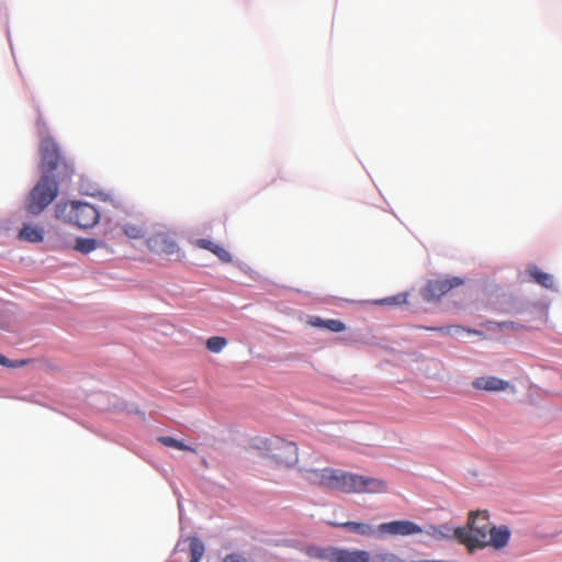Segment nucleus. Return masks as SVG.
I'll use <instances>...</instances> for the list:
<instances>
[{"instance_id":"nucleus-1","label":"nucleus","mask_w":562,"mask_h":562,"mask_svg":"<svg viewBox=\"0 0 562 562\" xmlns=\"http://www.w3.org/2000/svg\"><path fill=\"white\" fill-rule=\"evenodd\" d=\"M454 532L456 539L470 552L487 547L501 550L508 544L512 536L507 526L497 527L490 521L487 510L471 512L467 527H458Z\"/></svg>"},{"instance_id":"nucleus-2","label":"nucleus","mask_w":562,"mask_h":562,"mask_svg":"<svg viewBox=\"0 0 562 562\" xmlns=\"http://www.w3.org/2000/svg\"><path fill=\"white\" fill-rule=\"evenodd\" d=\"M41 176L67 181L74 175V166L60 153L57 143L53 138H44L40 146Z\"/></svg>"},{"instance_id":"nucleus-3","label":"nucleus","mask_w":562,"mask_h":562,"mask_svg":"<svg viewBox=\"0 0 562 562\" xmlns=\"http://www.w3.org/2000/svg\"><path fill=\"white\" fill-rule=\"evenodd\" d=\"M357 475L339 469L324 468L307 471L306 479L311 484L328 491L357 494Z\"/></svg>"},{"instance_id":"nucleus-4","label":"nucleus","mask_w":562,"mask_h":562,"mask_svg":"<svg viewBox=\"0 0 562 562\" xmlns=\"http://www.w3.org/2000/svg\"><path fill=\"white\" fill-rule=\"evenodd\" d=\"M55 213L56 217L80 228L93 227L100 218L99 211L93 205L78 201L58 203Z\"/></svg>"},{"instance_id":"nucleus-5","label":"nucleus","mask_w":562,"mask_h":562,"mask_svg":"<svg viewBox=\"0 0 562 562\" xmlns=\"http://www.w3.org/2000/svg\"><path fill=\"white\" fill-rule=\"evenodd\" d=\"M57 179L41 176L38 182L29 193L25 210L29 214H41L57 196L59 183Z\"/></svg>"},{"instance_id":"nucleus-6","label":"nucleus","mask_w":562,"mask_h":562,"mask_svg":"<svg viewBox=\"0 0 562 562\" xmlns=\"http://www.w3.org/2000/svg\"><path fill=\"white\" fill-rule=\"evenodd\" d=\"M267 456L277 464L292 467L299 460L297 447L294 442L281 437H272L265 441Z\"/></svg>"},{"instance_id":"nucleus-7","label":"nucleus","mask_w":562,"mask_h":562,"mask_svg":"<svg viewBox=\"0 0 562 562\" xmlns=\"http://www.w3.org/2000/svg\"><path fill=\"white\" fill-rule=\"evenodd\" d=\"M462 283L463 280L458 277L429 280L423 290V297L427 301L439 300L451 289L457 288Z\"/></svg>"},{"instance_id":"nucleus-8","label":"nucleus","mask_w":562,"mask_h":562,"mask_svg":"<svg viewBox=\"0 0 562 562\" xmlns=\"http://www.w3.org/2000/svg\"><path fill=\"white\" fill-rule=\"evenodd\" d=\"M378 531L382 535L404 537L422 533L423 528L411 520H393L380 524L378 526Z\"/></svg>"},{"instance_id":"nucleus-9","label":"nucleus","mask_w":562,"mask_h":562,"mask_svg":"<svg viewBox=\"0 0 562 562\" xmlns=\"http://www.w3.org/2000/svg\"><path fill=\"white\" fill-rule=\"evenodd\" d=\"M147 247L160 255L171 256L179 251L176 240L167 233L159 232L146 239Z\"/></svg>"},{"instance_id":"nucleus-10","label":"nucleus","mask_w":562,"mask_h":562,"mask_svg":"<svg viewBox=\"0 0 562 562\" xmlns=\"http://www.w3.org/2000/svg\"><path fill=\"white\" fill-rule=\"evenodd\" d=\"M357 494H383L389 491L387 483L382 479L357 475Z\"/></svg>"},{"instance_id":"nucleus-11","label":"nucleus","mask_w":562,"mask_h":562,"mask_svg":"<svg viewBox=\"0 0 562 562\" xmlns=\"http://www.w3.org/2000/svg\"><path fill=\"white\" fill-rule=\"evenodd\" d=\"M475 390L487 392H501L509 387V382L496 376H479L472 381Z\"/></svg>"},{"instance_id":"nucleus-12","label":"nucleus","mask_w":562,"mask_h":562,"mask_svg":"<svg viewBox=\"0 0 562 562\" xmlns=\"http://www.w3.org/2000/svg\"><path fill=\"white\" fill-rule=\"evenodd\" d=\"M371 555L364 550L335 549L334 562H370Z\"/></svg>"},{"instance_id":"nucleus-13","label":"nucleus","mask_w":562,"mask_h":562,"mask_svg":"<svg viewBox=\"0 0 562 562\" xmlns=\"http://www.w3.org/2000/svg\"><path fill=\"white\" fill-rule=\"evenodd\" d=\"M307 324L317 328H326L333 333H341L346 329L345 323L339 319H323L318 316L308 317Z\"/></svg>"},{"instance_id":"nucleus-14","label":"nucleus","mask_w":562,"mask_h":562,"mask_svg":"<svg viewBox=\"0 0 562 562\" xmlns=\"http://www.w3.org/2000/svg\"><path fill=\"white\" fill-rule=\"evenodd\" d=\"M425 533L435 540H443V539H456V528L451 527L448 524H442L439 526L430 525L425 530Z\"/></svg>"},{"instance_id":"nucleus-15","label":"nucleus","mask_w":562,"mask_h":562,"mask_svg":"<svg viewBox=\"0 0 562 562\" xmlns=\"http://www.w3.org/2000/svg\"><path fill=\"white\" fill-rule=\"evenodd\" d=\"M336 547H318V546H308L305 549V554L311 559L325 560L328 562H334Z\"/></svg>"},{"instance_id":"nucleus-16","label":"nucleus","mask_w":562,"mask_h":562,"mask_svg":"<svg viewBox=\"0 0 562 562\" xmlns=\"http://www.w3.org/2000/svg\"><path fill=\"white\" fill-rule=\"evenodd\" d=\"M336 527L344 528L348 531L355 532L357 535L363 536V537H371L374 535L375 530L374 528L366 522H358V521H346L341 524H333Z\"/></svg>"},{"instance_id":"nucleus-17","label":"nucleus","mask_w":562,"mask_h":562,"mask_svg":"<svg viewBox=\"0 0 562 562\" xmlns=\"http://www.w3.org/2000/svg\"><path fill=\"white\" fill-rule=\"evenodd\" d=\"M20 240L29 243H41L44 239V231L41 227L24 225L18 235Z\"/></svg>"},{"instance_id":"nucleus-18","label":"nucleus","mask_w":562,"mask_h":562,"mask_svg":"<svg viewBox=\"0 0 562 562\" xmlns=\"http://www.w3.org/2000/svg\"><path fill=\"white\" fill-rule=\"evenodd\" d=\"M122 231L124 235L131 239H140L145 237L147 231L142 223L127 222L123 224Z\"/></svg>"},{"instance_id":"nucleus-19","label":"nucleus","mask_w":562,"mask_h":562,"mask_svg":"<svg viewBox=\"0 0 562 562\" xmlns=\"http://www.w3.org/2000/svg\"><path fill=\"white\" fill-rule=\"evenodd\" d=\"M529 276L540 285L551 289L553 286V278L551 274L542 272L538 267L528 268Z\"/></svg>"},{"instance_id":"nucleus-20","label":"nucleus","mask_w":562,"mask_h":562,"mask_svg":"<svg viewBox=\"0 0 562 562\" xmlns=\"http://www.w3.org/2000/svg\"><path fill=\"white\" fill-rule=\"evenodd\" d=\"M189 551H190V561L189 562H200L202 557L204 555L205 548L204 543L199 538H190L189 539Z\"/></svg>"},{"instance_id":"nucleus-21","label":"nucleus","mask_w":562,"mask_h":562,"mask_svg":"<svg viewBox=\"0 0 562 562\" xmlns=\"http://www.w3.org/2000/svg\"><path fill=\"white\" fill-rule=\"evenodd\" d=\"M158 441L161 442L166 447L175 448V449L182 450V451L195 452L194 448L183 443L182 441H180L173 437H169V436L159 437Z\"/></svg>"},{"instance_id":"nucleus-22","label":"nucleus","mask_w":562,"mask_h":562,"mask_svg":"<svg viewBox=\"0 0 562 562\" xmlns=\"http://www.w3.org/2000/svg\"><path fill=\"white\" fill-rule=\"evenodd\" d=\"M205 345L209 351L218 353L227 346V339L221 336H213L206 340Z\"/></svg>"},{"instance_id":"nucleus-23","label":"nucleus","mask_w":562,"mask_h":562,"mask_svg":"<svg viewBox=\"0 0 562 562\" xmlns=\"http://www.w3.org/2000/svg\"><path fill=\"white\" fill-rule=\"evenodd\" d=\"M97 240L93 238H77L75 249L82 254H89L97 248Z\"/></svg>"},{"instance_id":"nucleus-24","label":"nucleus","mask_w":562,"mask_h":562,"mask_svg":"<svg viewBox=\"0 0 562 562\" xmlns=\"http://www.w3.org/2000/svg\"><path fill=\"white\" fill-rule=\"evenodd\" d=\"M31 362L30 359L16 360L12 361L0 353V364L7 368H21Z\"/></svg>"},{"instance_id":"nucleus-25","label":"nucleus","mask_w":562,"mask_h":562,"mask_svg":"<svg viewBox=\"0 0 562 562\" xmlns=\"http://www.w3.org/2000/svg\"><path fill=\"white\" fill-rule=\"evenodd\" d=\"M427 330L438 331L443 335H454L463 331L464 328L461 326H440V327H426Z\"/></svg>"},{"instance_id":"nucleus-26","label":"nucleus","mask_w":562,"mask_h":562,"mask_svg":"<svg viewBox=\"0 0 562 562\" xmlns=\"http://www.w3.org/2000/svg\"><path fill=\"white\" fill-rule=\"evenodd\" d=\"M212 254H214L223 262L232 261V255L229 254V251H227L224 247L220 245L214 246V249H212Z\"/></svg>"},{"instance_id":"nucleus-27","label":"nucleus","mask_w":562,"mask_h":562,"mask_svg":"<svg viewBox=\"0 0 562 562\" xmlns=\"http://www.w3.org/2000/svg\"><path fill=\"white\" fill-rule=\"evenodd\" d=\"M194 245L201 249H205L212 252V249H214V246H217V244L213 243L210 239L205 238H199L194 241Z\"/></svg>"},{"instance_id":"nucleus-28","label":"nucleus","mask_w":562,"mask_h":562,"mask_svg":"<svg viewBox=\"0 0 562 562\" xmlns=\"http://www.w3.org/2000/svg\"><path fill=\"white\" fill-rule=\"evenodd\" d=\"M402 302H404V300H402L401 296H390V297H385L380 301H376V304L392 305V304H401Z\"/></svg>"},{"instance_id":"nucleus-29","label":"nucleus","mask_w":562,"mask_h":562,"mask_svg":"<svg viewBox=\"0 0 562 562\" xmlns=\"http://www.w3.org/2000/svg\"><path fill=\"white\" fill-rule=\"evenodd\" d=\"M224 562H247V560L238 554H229L224 559Z\"/></svg>"},{"instance_id":"nucleus-30","label":"nucleus","mask_w":562,"mask_h":562,"mask_svg":"<svg viewBox=\"0 0 562 562\" xmlns=\"http://www.w3.org/2000/svg\"><path fill=\"white\" fill-rule=\"evenodd\" d=\"M499 327L501 328H512V329H516L517 326L514 322H504V323H501L499 324Z\"/></svg>"},{"instance_id":"nucleus-31","label":"nucleus","mask_w":562,"mask_h":562,"mask_svg":"<svg viewBox=\"0 0 562 562\" xmlns=\"http://www.w3.org/2000/svg\"><path fill=\"white\" fill-rule=\"evenodd\" d=\"M469 333H472V330H469ZM474 334H480L477 330H473Z\"/></svg>"}]
</instances>
